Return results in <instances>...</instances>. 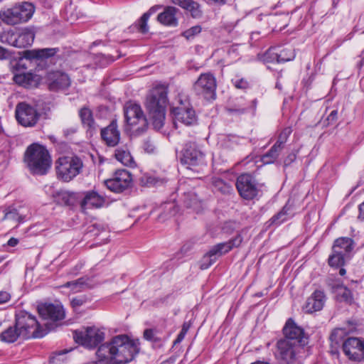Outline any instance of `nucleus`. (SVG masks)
Instances as JSON below:
<instances>
[{
    "label": "nucleus",
    "mask_w": 364,
    "mask_h": 364,
    "mask_svg": "<svg viewBox=\"0 0 364 364\" xmlns=\"http://www.w3.org/2000/svg\"><path fill=\"white\" fill-rule=\"evenodd\" d=\"M79 115L82 123L87 128V131L90 133L96 131L97 125L93 119L92 111L90 109L87 107L82 108L79 112Z\"/></svg>",
    "instance_id": "obj_30"
},
{
    "label": "nucleus",
    "mask_w": 364,
    "mask_h": 364,
    "mask_svg": "<svg viewBox=\"0 0 364 364\" xmlns=\"http://www.w3.org/2000/svg\"><path fill=\"white\" fill-rule=\"evenodd\" d=\"M172 2L191 12L193 18L200 16L199 5L193 0H172Z\"/></svg>",
    "instance_id": "obj_31"
},
{
    "label": "nucleus",
    "mask_w": 364,
    "mask_h": 364,
    "mask_svg": "<svg viewBox=\"0 0 364 364\" xmlns=\"http://www.w3.org/2000/svg\"><path fill=\"white\" fill-rule=\"evenodd\" d=\"M105 202V198L95 191L87 192L81 201V207L86 208H101Z\"/></svg>",
    "instance_id": "obj_25"
},
{
    "label": "nucleus",
    "mask_w": 364,
    "mask_h": 364,
    "mask_svg": "<svg viewBox=\"0 0 364 364\" xmlns=\"http://www.w3.org/2000/svg\"><path fill=\"white\" fill-rule=\"evenodd\" d=\"M16 117L23 127H33L40 118L36 109L26 102H20L16 107Z\"/></svg>",
    "instance_id": "obj_12"
},
{
    "label": "nucleus",
    "mask_w": 364,
    "mask_h": 364,
    "mask_svg": "<svg viewBox=\"0 0 364 364\" xmlns=\"http://www.w3.org/2000/svg\"><path fill=\"white\" fill-rule=\"evenodd\" d=\"M13 80L21 87L33 88L37 87L40 83L41 77L39 75L30 72H17L14 74Z\"/></svg>",
    "instance_id": "obj_22"
},
{
    "label": "nucleus",
    "mask_w": 364,
    "mask_h": 364,
    "mask_svg": "<svg viewBox=\"0 0 364 364\" xmlns=\"http://www.w3.org/2000/svg\"><path fill=\"white\" fill-rule=\"evenodd\" d=\"M216 87L215 78L211 74L206 73V100L215 99Z\"/></svg>",
    "instance_id": "obj_34"
},
{
    "label": "nucleus",
    "mask_w": 364,
    "mask_h": 364,
    "mask_svg": "<svg viewBox=\"0 0 364 364\" xmlns=\"http://www.w3.org/2000/svg\"><path fill=\"white\" fill-rule=\"evenodd\" d=\"M38 310L42 318L53 321H61L65 316L63 307L58 304H44L40 305Z\"/></svg>",
    "instance_id": "obj_18"
},
{
    "label": "nucleus",
    "mask_w": 364,
    "mask_h": 364,
    "mask_svg": "<svg viewBox=\"0 0 364 364\" xmlns=\"http://www.w3.org/2000/svg\"><path fill=\"white\" fill-rule=\"evenodd\" d=\"M88 281V278L81 277L74 281L68 282L63 287L70 289L73 293H78L91 287Z\"/></svg>",
    "instance_id": "obj_32"
},
{
    "label": "nucleus",
    "mask_w": 364,
    "mask_h": 364,
    "mask_svg": "<svg viewBox=\"0 0 364 364\" xmlns=\"http://www.w3.org/2000/svg\"><path fill=\"white\" fill-rule=\"evenodd\" d=\"M83 164L77 156L60 157L55 162L57 176L65 182H69L82 171Z\"/></svg>",
    "instance_id": "obj_6"
},
{
    "label": "nucleus",
    "mask_w": 364,
    "mask_h": 364,
    "mask_svg": "<svg viewBox=\"0 0 364 364\" xmlns=\"http://www.w3.org/2000/svg\"><path fill=\"white\" fill-rule=\"evenodd\" d=\"M23 60H20L16 65V69L18 70L19 68H22L23 69L26 68V65L23 63Z\"/></svg>",
    "instance_id": "obj_63"
},
{
    "label": "nucleus",
    "mask_w": 364,
    "mask_h": 364,
    "mask_svg": "<svg viewBox=\"0 0 364 364\" xmlns=\"http://www.w3.org/2000/svg\"><path fill=\"white\" fill-rule=\"evenodd\" d=\"M227 0H208V4H213L215 5H223L225 4Z\"/></svg>",
    "instance_id": "obj_61"
},
{
    "label": "nucleus",
    "mask_w": 364,
    "mask_h": 364,
    "mask_svg": "<svg viewBox=\"0 0 364 364\" xmlns=\"http://www.w3.org/2000/svg\"><path fill=\"white\" fill-rule=\"evenodd\" d=\"M19 338H23V334L16 323L14 326L8 327L0 333V340L7 343H14Z\"/></svg>",
    "instance_id": "obj_27"
},
{
    "label": "nucleus",
    "mask_w": 364,
    "mask_h": 364,
    "mask_svg": "<svg viewBox=\"0 0 364 364\" xmlns=\"http://www.w3.org/2000/svg\"><path fill=\"white\" fill-rule=\"evenodd\" d=\"M236 187L241 197L246 200L253 199L259 192L255 178L247 173L242 174L237 178Z\"/></svg>",
    "instance_id": "obj_14"
},
{
    "label": "nucleus",
    "mask_w": 364,
    "mask_h": 364,
    "mask_svg": "<svg viewBox=\"0 0 364 364\" xmlns=\"http://www.w3.org/2000/svg\"><path fill=\"white\" fill-rule=\"evenodd\" d=\"M15 323L23 334V339L41 338L44 334L39 330L40 325L36 316L26 311H18L15 316Z\"/></svg>",
    "instance_id": "obj_7"
},
{
    "label": "nucleus",
    "mask_w": 364,
    "mask_h": 364,
    "mask_svg": "<svg viewBox=\"0 0 364 364\" xmlns=\"http://www.w3.org/2000/svg\"><path fill=\"white\" fill-rule=\"evenodd\" d=\"M46 82L50 91L64 90L70 87V79L64 73L50 72L47 75Z\"/></svg>",
    "instance_id": "obj_17"
},
{
    "label": "nucleus",
    "mask_w": 364,
    "mask_h": 364,
    "mask_svg": "<svg viewBox=\"0 0 364 364\" xmlns=\"http://www.w3.org/2000/svg\"><path fill=\"white\" fill-rule=\"evenodd\" d=\"M138 352L139 348L134 341L126 335H119L101 345L96 355L104 364H123L132 360Z\"/></svg>",
    "instance_id": "obj_1"
},
{
    "label": "nucleus",
    "mask_w": 364,
    "mask_h": 364,
    "mask_svg": "<svg viewBox=\"0 0 364 364\" xmlns=\"http://www.w3.org/2000/svg\"><path fill=\"white\" fill-rule=\"evenodd\" d=\"M203 155L202 146L195 141H189L184 144L181 150L176 153V158L181 166L191 169L199 165Z\"/></svg>",
    "instance_id": "obj_8"
},
{
    "label": "nucleus",
    "mask_w": 364,
    "mask_h": 364,
    "mask_svg": "<svg viewBox=\"0 0 364 364\" xmlns=\"http://www.w3.org/2000/svg\"><path fill=\"white\" fill-rule=\"evenodd\" d=\"M272 54H274V59H276L277 63L287 62L293 60L295 57L294 52L291 48H285L278 53L275 48H271L267 50V56Z\"/></svg>",
    "instance_id": "obj_29"
},
{
    "label": "nucleus",
    "mask_w": 364,
    "mask_h": 364,
    "mask_svg": "<svg viewBox=\"0 0 364 364\" xmlns=\"http://www.w3.org/2000/svg\"><path fill=\"white\" fill-rule=\"evenodd\" d=\"M358 218L364 220V202L359 205Z\"/></svg>",
    "instance_id": "obj_59"
},
{
    "label": "nucleus",
    "mask_w": 364,
    "mask_h": 364,
    "mask_svg": "<svg viewBox=\"0 0 364 364\" xmlns=\"http://www.w3.org/2000/svg\"><path fill=\"white\" fill-rule=\"evenodd\" d=\"M141 183L144 186H149L155 183V179L151 176H144L140 179Z\"/></svg>",
    "instance_id": "obj_51"
},
{
    "label": "nucleus",
    "mask_w": 364,
    "mask_h": 364,
    "mask_svg": "<svg viewBox=\"0 0 364 364\" xmlns=\"http://www.w3.org/2000/svg\"><path fill=\"white\" fill-rule=\"evenodd\" d=\"M288 210L289 208H287V205L284 206L279 213H278L270 219L269 221L271 224L279 225L285 221L287 220L286 215L287 214Z\"/></svg>",
    "instance_id": "obj_43"
},
{
    "label": "nucleus",
    "mask_w": 364,
    "mask_h": 364,
    "mask_svg": "<svg viewBox=\"0 0 364 364\" xmlns=\"http://www.w3.org/2000/svg\"><path fill=\"white\" fill-rule=\"evenodd\" d=\"M58 49L57 48H43L35 51V55L33 56H26V58L31 59L32 58H48L54 55Z\"/></svg>",
    "instance_id": "obj_42"
},
{
    "label": "nucleus",
    "mask_w": 364,
    "mask_h": 364,
    "mask_svg": "<svg viewBox=\"0 0 364 364\" xmlns=\"http://www.w3.org/2000/svg\"><path fill=\"white\" fill-rule=\"evenodd\" d=\"M114 156L118 161L124 166L130 167L135 166L134 159L126 146L117 148L115 150Z\"/></svg>",
    "instance_id": "obj_28"
},
{
    "label": "nucleus",
    "mask_w": 364,
    "mask_h": 364,
    "mask_svg": "<svg viewBox=\"0 0 364 364\" xmlns=\"http://www.w3.org/2000/svg\"><path fill=\"white\" fill-rule=\"evenodd\" d=\"M242 239L241 236L237 235L230 241L220 243L213 247L210 250L208 253L206 254V257H208L210 258L209 263H206V268H208V266H210L213 263H214L216 261L218 256L227 253L230 250H232L233 247L239 246L242 242Z\"/></svg>",
    "instance_id": "obj_16"
},
{
    "label": "nucleus",
    "mask_w": 364,
    "mask_h": 364,
    "mask_svg": "<svg viewBox=\"0 0 364 364\" xmlns=\"http://www.w3.org/2000/svg\"><path fill=\"white\" fill-rule=\"evenodd\" d=\"M336 296L341 301L350 304L353 301V294L350 289L344 286H339L336 289Z\"/></svg>",
    "instance_id": "obj_37"
},
{
    "label": "nucleus",
    "mask_w": 364,
    "mask_h": 364,
    "mask_svg": "<svg viewBox=\"0 0 364 364\" xmlns=\"http://www.w3.org/2000/svg\"><path fill=\"white\" fill-rule=\"evenodd\" d=\"M148 20L149 14H144L137 23L138 30L142 33H146L149 31Z\"/></svg>",
    "instance_id": "obj_45"
},
{
    "label": "nucleus",
    "mask_w": 364,
    "mask_h": 364,
    "mask_svg": "<svg viewBox=\"0 0 364 364\" xmlns=\"http://www.w3.org/2000/svg\"><path fill=\"white\" fill-rule=\"evenodd\" d=\"M343 350L349 360L361 361L364 360V339L351 337L343 343Z\"/></svg>",
    "instance_id": "obj_15"
},
{
    "label": "nucleus",
    "mask_w": 364,
    "mask_h": 364,
    "mask_svg": "<svg viewBox=\"0 0 364 364\" xmlns=\"http://www.w3.org/2000/svg\"><path fill=\"white\" fill-rule=\"evenodd\" d=\"M202 31V28L200 26H195L191 27V28L185 31L182 36H184L186 39L191 40L195 36L200 33Z\"/></svg>",
    "instance_id": "obj_48"
},
{
    "label": "nucleus",
    "mask_w": 364,
    "mask_h": 364,
    "mask_svg": "<svg viewBox=\"0 0 364 364\" xmlns=\"http://www.w3.org/2000/svg\"><path fill=\"white\" fill-rule=\"evenodd\" d=\"M127 129L134 136L143 134L148 129V120L140 105L128 102L124 107Z\"/></svg>",
    "instance_id": "obj_4"
},
{
    "label": "nucleus",
    "mask_w": 364,
    "mask_h": 364,
    "mask_svg": "<svg viewBox=\"0 0 364 364\" xmlns=\"http://www.w3.org/2000/svg\"><path fill=\"white\" fill-rule=\"evenodd\" d=\"M35 6L32 3L23 1L0 11V18L9 25H16L28 21L33 16Z\"/></svg>",
    "instance_id": "obj_5"
},
{
    "label": "nucleus",
    "mask_w": 364,
    "mask_h": 364,
    "mask_svg": "<svg viewBox=\"0 0 364 364\" xmlns=\"http://www.w3.org/2000/svg\"><path fill=\"white\" fill-rule=\"evenodd\" d=\"M34 38V31L31 28H24L16 32V48H21L31 46Z\"/></svg>",
    "instance_id": "obj_26"
},
{
    "label": "nucleus",
    "mask_w": 364,
    "mask_h": 364,
    "mask_svg": "<svg viewBox=\"0 0 364 364\" xmlns=\"http://www.w3.org/2000/svg\"><path fill=\"white\" fill-rule=\"evenodd\" d=\"M282 149L273 145L269 151L262 156V161L264 164H270L274 163Z\"/></svg>",
    "instance_id": "obj_36"
},
{
    "label": "nucleus",
    "mask_w": 364,
    "mask_h": 364,
    "mask_svg": "<svg viewBox=\"0 0 364 364\" xmlns=\"http://www.w3.org/2000/svg\"><path fill=\"white\" fill-rule=\"evenodd\" d=\"M75 341L87 348H94L105 339V333L100 328L90 326L84 331H75L73 334Z\"/></svg>",
    "instance_id": "obj_10"
},
{
    "label": "nucleus",
    "mask_w": 364,
    "mask_h": 364,
    "mask_svg": "<svg viewBox=\"0 0 364 364\" xmlns=\"http://www.w3.org/2000/svg\"><path fill=\"white\" fill-rule=\"evenodd\" d=\"M346 255L338 252L337 249L333 248V255L328 259V263L332 267H339L344 264Z\"/></svg>",
    "instance_id": "obj_39"
},
{
    "label": "nucleus",
    "mask_w": 364,
    "mask_h": 364,
    "mask_svg": "<svg viewBox=\"0 0 364 364\" xmlns=\"http://www.w3.org/2000/svg\"><path fill=\"white\" fill-rule=\"evenodd\" d=\"M144 337L146 340L151 341L159 346L162 345V338L158 336V332L154 329H146L144 332Z\"/></svg>",
    "instance_id": "obj_41"
},
{
    "label": "nucleus",
    "mask_w": 364,
    "mask_h": 364,
    "mask_svg": "<svg viewBox=\"0 0 364 364\" xmlns=\"http://www.w3.org/2000/svg\"><path fill=\"white\" fill-rule=\"evenodd\" d=\"M194 90L198 95L205 93V74L200 73L198 80L194 84Z\"/></svg>",
    "instance_id": "obj_46"
},
{
    "label": "nucleus",
    "mask_w": 364,
    "mask_h": 364,
    "mask_svg": "<svg viewBox=\"0 0 364 364\" xmlns=\"http://www.w3.org/2000/svg\"><path fill=\"white\" fill-rule=\"evenodd\" d=\"M11 299V295L7 291H0V304L9 301Z\"/></svg>",
    "instance_id": "obj_52"
},
{
    "label": "nucleus",
    "mask_w": 364,
    "mask_h": 364,
    "mask_svg": "<svg viewBox=\"0 0 364 364\" xmlns=\"http://www.w3.org/2000/svg\"><path fill=\"white\" fill-rule=\"evenodd\" d=\"M2 220H14L21 223L23 221L24 217L19 215L18 211L16 209H12L5 212Z\"/></svg>",
    "instance_id": "obj_47"
},
{
    "label": "nucleus",
    "mask_w": 364,
    "mask_h": 364,
    "mask_svg": "<svg viewBox=\"0 0 364 364\" xmlns=\"http://www.w3.org/2000/svg\"><path fill=\"white\" fill-rule=\"evenodd\" d=\"M108 189L114 193H122L132 186V176L129 171L125 169L117 170L112 177L105 181Z\"/></svg>",
    "instance_id": "obj_11"
},
{
    "label": "nucleus",
    "mask_w": 364,
    "mask_h": 364,
    "mask_svg": "<svg viewBox=\"0 0 364 364\" xmlns=\"http://www.w3.org/2000/svg\"><path fill=\"white\" fill-rule=\"evenodd\" d=\"M178 102L179 105L173 107L171 109L175 120L186 125L193 124L196 120V114L195 111L190 107L188 100L187 99L183 100L181 96H179Z\"/></svg>",
    "instance_id": "obj_13"
},
{
    "label": "nucleus",
    "mask_w": 364,
    "mask_h": 364,
    "mask_svg": "<svg viewBox=\"0 0 364 364\" xmlns=\"http://www.w3.org/2000/svg\"><path fill=\"white\" fill-rule=\"evenodd\" d=\"M234 85L237 89H247L249 86L248 82L244 79H238L233 81Z\"/></svg>",
    "instance_id": "obj_50"
},
{
    "label": "nucleus",
    "mask_w": 364,
    "mask_h": 364,
    "mask_svg": "<svg viewBox=\"0 0 364 364\" xmlns=\"http://www.w3.org/2000/svg\"><path fill=\"white\" fill-rule=\"evenodd\" d=\"M333 249H337L338 252L346 255L353 249V240L348 237L338 238L335 241Z\"/></svg>",
    "instance_id": "obj_33"
},
{
    "label": "nucleus",
    "mask_w": 364,
    "mask_h": 364,
    "mask_svg": "<svg viewBox=\"0 0 364 364\" xmlns=\"http://www.w3.org/2000/svg\"><path fill=\"white\" fill-rule=\"evenodd\" d=\"M267 55V51L264 54L262 60L264 63H273L276 62V59H274V54L269 55L268 57Z\"/></svg>",
    "instance_id": "obj_55"
},
{
    "label": "nucleus",
    "mask_w": 364,
    "mask_h": 364,
    "mask_svg": "<svg viewBox=\"0 0 364 364\" xmlns=\"http://www.w3.org/2000/svg\"><path fill=\"white\" fill-rule=\"evenodd\" d=\"M168 88L163 85L154 86L148 93L145 107L152 119L153 126L160 129L164 124L168 104Z\"/></svg>",
    "instance_id": "obj_2"
},
{
    "label": "nucleus",
    "mask_w": 364,
    "mask_h": 364,
    "mask_svg": "<svg viewBox=\"0 0 364 364\" xmlns=\"http://www.w3.org/2000/svg\"><path fill=\"white\" fill-rule=\"evenodd\" d=\"M186 335V334L185 333L180 331L177 338L173 342V345H177L178 343H180L184 339Z\"/></svg>",
    "instance_id": "obj_57"
},
{
    "label": "nucleus",
    "mask_w": 364,
    "mask_h": 364,
    "mask_svg": "<svg viewBox=\"0 0 364 364\" xmlns=\"http://www.w3.org/2000/svg\"><path fill=\"white\" fill-rule=\"evenodd\" d=\"M157 10V7L156 6H153L151 7L147 12H146L145 14H149V18L151 16V15H152L153 14H154Z\"/></svg>",
    "instance_id": "obj_64"
},
{
    "label": "nucleus",
    "mask_w": 364,
    "mask_h": 364,
    "mask_svg": "<svg viewBox=\"0 0 364 364\" xmlns=\"http://www.w3.org/2000/svg\"><path fill=\"white\" fill-rule=\"evenodd\" d=\"M114 60L115 59L111 55H106L102 53H98L95 55L94 57L95 63L96 64V65L100 68L107 66L111 63L114 62Z\"/></svg>",
    "instance_id": "obj_40"
},
{
    "label": "nucleus",
    "mask_w": 364,
    "mask_h": 364,
    "mask_svg": "<svg viewBox=\"0 0 364 364\" xmlns=\"http://www.w3.org/2000/svg\"><path fill=\"white\" fill-rule=\"evenodd\" d=\"M10 55L11 53L8 50L0 46V60L7 59L10 57Z\"/></svg>",
    "instance_id": "obj_54"
},
{
    "label": "nucleus",
    "mask_w": 364,
    "mask_h": 364,
    "mask_svg": "<svg viewBox=\"0 0 364 364\" xmlns=\"http://www.w3.org/2000/svg\"><path fill=\"white\" fill-rule=\"evenodd\" d=\"M163 212L159 215V220L164 221L168 218L173 216L178 212V208L173 202H168L162 206Z\"/></svg>",
    "instance_id": "obj_35"
},
{
    "label": "nucleus",
    "mask_w": 364,
    "mask_h": 364,
    "mask_svg": "<svg viewBox=\"0 0 364 364\" xmlns=\"http://www.w3.org/2000/svg\"><path fill=\"white\" fill-rule=\"evenodd\" d=\"M346 331L343 328H336L331 334L330 339L332 343L338 344L343 338Z\"/></svg>",
    "instance_id": "obj_44"
},
{
    "label": "nucleus",
    "mask_w": 364,
    "mask_h": 364,
    "mask_svg": "<svg viewBox=\"0 0 364 364\" xmlns=\"http://www.w3.org/2000/svg\"><path fill=\"white\" fill-rule=\"evenodd\" d=\"M193 245L191 242H187L181 247V252L182 253H187L188 251H190L192 249Z\"/></svg>",
    "instance_id": "obj_56"
},
{
    "label": "nucleus",
    "mask_w": 364,
    "mask_h": 364,
    "mask_svg": "<svg viewBox=\"0 0 364 364\" xmlns=\"http://www.w3.org/2000/svg\"><path fill=\"white\" fill-rule=\"evenodd\" d=\"M23 161L30 173L34 176L47 174L52 165L48 150L38 143H33L26 148Z\"/></svg>",
    "instance_id": "obj_3"
},
{
    "label": "nucleus",
    "mask_w": 364,
    "mask_h": 364,
    "mask_svg": "<svg viewBox=\"0 0 364 364\" xmlns=\"http://www.w3.org/2000/svg\"><path fill=\"white\" fill-rule=\"evenodd\" d=\"M0 41L16 47V32L12 31H4L0 33Z\"/></svg>",
    "instance_id": "obj_38"
},
{
    "label": "nucleus",
    "mask_w": 364,
    "mask_h": 364,
    "mask_svg": "<svg viewBox=\"0 0 364 364\" xmlns=\"http://www.w3.org/2000/svg\"><path fill=\"white\" fill-rule=\"evenodd\" d=\"M291 133V129L290 127H287L282 130V132L280 133L281 135H282L284 137H285L287 139H288L289 136Z\"/></svg>",
    "instance_id": "obj_58"
},
{
    "label": "nucleus",
    "mask_w": 364,
    "mask_h": 364,
    "mask_svg": "<svg viewBox=\"0 0 364 364\" xmlns=\"http://www.w3.org/2000/svg\"><path fill=\"white\" fill-rule=\"evenodd\" d=\"M181 201L183 205L189 210V213H199L203 211V200L199 198L196 193L193 191L184 193Z\"/></svg>",
    "instance_id": "obj_21"
},
{
    "label": "nucleus",
    "mask_w": 364,
    "mask_h": 364,
    "mask_svg": "<svg viewBox=\"0 0 364 364\" xmlns=\"http://www.w3.org/2000/svg\"><path fill=\"white\" fill-rule=\"evenodd\" d=\"M178 9L173 6H167L157 16L158 21L166 26L175 27L178 25L176 14Z\"/></svg>",
    "instance_id": "obj_24"
},
{
    "label": "nucleus",
    "mask_w": 364,
    "mask_h": 364,
    "mask_svg": "<svg viewBox=\"0 0 364 364\" xmlns=\"http://www.w3.org/2000/svg\"><path fill=\"white\" fill-rule=\"evenodd\" d=\"M296 158V156L295 154H289L287 157V159L285 160L284 163L285 164H288L289 163H291V161H293Z\"/></svg>",
    "instance_id": "obj_62"
},
{
    "label": "nucleus",
    "mask_w": 364,
    "mask_h": 364,
    "mask_svg": "<svg viewBox=\"0 0 364 364\" xmlns=\"http://www.w3.org/2000/svg\"><path fill=\"white\" fill-rule=\"evenodd\" d=\"M18 240L15 237H11L9 240L7 245L10 247H15L18 245Z\"/></svg>",
    "instance_id": "obj_60"
},
{
    "label": "nucleus",
    "mask_w": 364,
    "mask_h": 364,
    "mask_svg": "<svg viewBox=\"0 0 364 364\" xmlns=\"http://www.w3.org/2000/svg\"><path fill=\"white\" fill-rule=\"evenodd\" d=\"M86 302V298L85 296H77L74 297L71 300L72 306L74 308L79 307L83 305Z\"/></svg>",
    "instance_id": "obj_49"
},
{
    "label": "nucleus",
    "mask_w": 364,
    "mask_h": 364,
    "mask_svg": "<svg viewBox=\"0 0 364 364\" xmlns=\"http://www.w3.org/2000/svg\"><path fill=\"white\" fill-rule=\"evenodd\" d=\"M101 137L109 146H117L120 141V132L117 119H112L110 124L101 129Z\"/></svg>",
    "instance_id": "obj_20"
},
{
    "label": "nucleus",
    "mask_w": 364,
    "mask_h": 364,
    "mask_svg": "<svg viewBox=\"0 0 364 364\" xmlns=\"http://www.w3.org/2000/svg\"><path fill=\"white\" fill-rule=\"evenodd\" d=\"M283 332L285 336L284 340H289L301 346L304 343V330L297 326L292 319L287 321L283 328Z\"/></svg>",
    "instance_id": "obj_19"
},
{
    "label": "nucleus",
    "mask_w": 364,
    "mask_h": 364,
    "mask_svg": "<svg viewBox=\"0 0 364 364\" xmlns=\"http://www.w3.org/2000/svg\"><path fill=\"white\" fill-rule=\"evenodd\" d=\"M325 295L321 291L316 290L308 298L304 309L307 313H313L323 309L325 303Z\"/></svg>",
    "instance_id": "obj_23"
},
{
    "label": "nucleus",
    "mask_w": 364,
    "mask_h": 364,
    "mask_svg": "<svg viewBox=\"0 0 364 364\" xmlns=\"http://www.w3.org/2000/svg\"><path fill=\"white\" fill-rule=\"evenodd\" d=\"M287 140V139L285 137H284L282 135L279 134L277 141H276V143L274 145L280 148L281 149H283L284 144L286 143Z\"/></svg>",
    "instance_id": "obj_53"
},
{
    "label": "nucleus",
    "mask_w": 364,
    "mask_h": 364,
    "mask_svg": "<svg viewBox=\"0 0 364 364\" xmlns=\"http://www.w3.org/2000/svg\"><path fill=\"white\" fill-rule=\"evenodd\" d=\"M303 350L301 345L289 340H280L277 344L276 358L281 364H291Z\"/></svg>",
    "instance_id": "obj_9"
}]
</instances>
